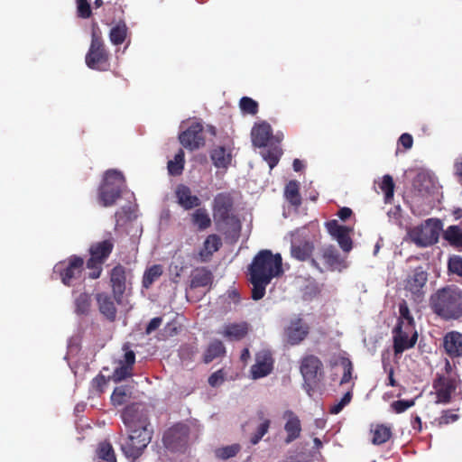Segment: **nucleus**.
Here are the masks:
<instances>
[{
    "mask_svg": "<svg viewBox=\"0 0 462 462\" xmlns=\"http://www.w3.org/2000/svg\"><path fill=\"white\" fill-rule=\"evenodd\" d=\"M326 227H327L328 232L333 237H335L337 234H339L341 232H344L345 229L346 228V226H340L338 224V222L337 220H335V219L328 221L326 223Z\"/></svg>",
    "mask_w": 462,
    "mask_h": 462,
    "instance_id": "bf43d9fd",
    "label": "nucleus"
},
{
    "mask_svg": "<svg viewBox=\"0 0 462 462\" xmlns=\"http://www.w3.org/2000/svg\"><path fill=\"white\" fill-rule=\"evenodd\" d=\"M135 362V354L133 350H128L125 353L124 363L126 365L133 367Z\"/></svg>",
    "mask_w": 462,
    "mask_h": 462,
    "instance_id": "338daca9",
    "label": "nucleus"
},
{
    "mask_svg": "<svg viewBox=\"0 0 462 462\" xmlns=\"http://www.w3.org/2000/svg\"><path fill=\"white\" fill-rule=\"evenodd\" d=\"M162 323V318L156 317L150 320V322L147 324L145 328V333L147 335L152 334L153 331H155Z\"/></svg>",
    "mask_w": 462,
    "mask_h": 462,
    "instance_id": "e2e57ef3",
    "label": "nucleus"
},
{
    "mask_svg": "<svg viewBox=\"0 0 462 462\" xmlns=\"http://www.w3.org/2000/svg\"><path fill=\"white\" fill-rule=\"evenodd\" d=\"M459 375L446 376L443 374H437L433 381V389L436 393V402L448 404L451 402L452 393L460 383Z\"/></svg>",
    "mask_w": 462,
    "mask_h": 462,
    "instance_id": "ddd939ff",
    "label": "nucleus"
},
{
    "mask_svg": "<svg viewBox=\"0 0 462 462\" xmlns=\"http://www.w3.org/2000/svg\"><path fill=\"white\" fill-rule=\"evenodd\" d=\"M162 273L163 269L161 264H153L146 269L143 276V287L149 289L152 284L162 275Z\"/></svg>",
    "mask_w": 462,
    "mask_h": 462,
    "instance_id": "c9c22d12",
    "label": "nucleus"
},
{
    "mask_svg": "<svg viewBox=\"0 0 462 462\" xmlns=\"http://www.w3.org/2000/svg\"><path fill=\"white\" fill-rule=\"evenodd\" d=\"M133 211L131 207H123L120 210L115 213L116 226H119L121 222L129 220L132 217Z\"/></svg>",
    "mask_w": 462,
    "mask_h": 462,
    "instance_id": "5fc2aeb1",
    "label": "nucleus"
},
{
    "mask_svg": "<svg viewBox=\"0 0 462 462\" xmlns=\"http://www.w3.org/2000/svg\"><path fill=\"white\" fill-rule=\"evenodd\" d=\"M210 158L217 168L226 169L232 161V154L224 146H217L210 152Z\"/></svg>",
    "mask_w": 462,
    "mask_h": 462,
    "instance_id": "c85d7f7f",
    "label": "nucleus"
},
{
    "mask_svg": "<svg viewBox=\"0 0 462 462\" xmlns=\"http://www.w3.org/2000/svg\"><path fill=\"white\" fill-rule=\"evenodd\" d=\"M212 280L213 275L209 270L206 268L196 269L191 276L190 288L206 287L212 283Z\"/></svg>",
    "mask_w": 462,
    "mask_h": 462,
    "instance_id": "c756f323",
    "label": "nucleus"
},
{
    "mask_svg": "<svg viewBox=\"0 0 462 462\" xmlns=\"http://www.w3.org/2000/svg\"><path fill=\"white\" fill-rule=\"evenodd\" d=\"M128 28L125 22H119L111 28L109 40L114 45L122 44L127 37Z\"/></svg>",
    "mask_w": 462,
    "mask_h": 462,
    "instance_id": "f704fd0d",
    "label": "nucleus"
},
{
    "mask_svg": "<svg viewBox=\"0 0 462 462\" xmlns=\"http://www.w3.org/2000/svg\"><path fill=\"white\" fill-rule=\"evenodd\" d=\"M226 353V348L220 340L212 341L208 348L206 349L203 361L206 364H209L214 359L223 356Z\"/></svg>",
    "mask_w": 462,
    "mask_h": 462,
    "instance_id": "72a5a7b5",
    "label": "nucleus"
},
{
    "mask_svg": "<svg viewBox=\"0 0 462 462\" xmlns=\"http://www.w3.org/2000/svg\"><path fill=\"white\" fill-rule=\"evenodd\" d=\"M239 444H233L226 447H222L217 448L215 450V455L217 458L222 460H226L228 458L234 457L240 451Z\"/></svg>",
    "mask_w": 462,
    "mask_h": 462,
    "instance_id": "79ce46f5",
    "label": "nucleus"
},
{
    "mask_svg": "<svg viewBox=\"0 0 462 462\" xmlns=\"http://www.w3.org/2000/svg\"><path fill=\"white\" fill-rule=\"evenodd\" d=\"M274 366V358L269 350H261L255 354V363L251 366V377L254 380L269 375Z\"/></svg>",
    "mask_w": 462,
    "mask_h": 462,
    "instance_id": "a211bd4d",
    "label": "nucleus"
},
{
    "mask_svg": "<svg viewBox=\"0 0 462 462\" xmlns=\"http://www.w3.org/2000/svg\"><path fill=\"white\" fill-rule=\"evenodd\" d=\"M427 281L428 273L422 267H417L404 281V289L411 294L415 301L420 302L424 298Z\"/></svg>",
    "mask_w": 462,
    "mask_h": 462,
    "instance_id": "dca6fc26",
    "label": "nucleus"
},
{
    "mask_svg": "<svg viewBox=\"0 0 462 462\" xmlns=\"http://www.w3.org/2000/svg\"><path fill=\"white\" fill-rule=\"evenodd\" d=\"M310 266L319 273L335 272L344 266V259L333 245H326L319 248L315 258L310 259Z\"/></svg>",
    "mask_w": 462,
    "mask_h": 462,
    "instance_id": "0eeeda50",
    "label": "nucleus"
},
{
    "mask_svg": "<svg viewBox=\"0 0 462 462\" xmlns=\"http://www.w3.org/2000/svg\"><path fill=\"white\" fill-rule=\"evenodd\" d=\"M96 300L100 313L109 321H115L117 310L114 297L106 292H99L96 295Z\"/></svg>",
    "mask_w": 462,
    "mask_h": 462,
    "instance_id": "b1692460",
    "label": "nucleus"
},
{
    "mask_svg": "<svg viewBox=\"0 0 462 462\" xmlns=\"http://www.w3.org/2000/svg\"><path fill=\"white\" fill-rule=\"evenodd\" d=\"M458 419V414L452 413L451 411L446 410L442 411L441 416L438 419V424L439 426L448 425L457 421Z\"/></svg>",
    "mask_w": 462,
    "mask_h": 462,
    "instance_id": "6e6d98bb",
    "label": "nucleus"
},
{
    "mask_svg": "<svg viewBox=\"0 0 462 462\" xmlns=\"http://www.w3.org/2000/svg\"><path fill=\"white\" fill-rule=\"evenodd\" d=\"M97 456L106 462H117L114 448L109 441L99 443Z\"/></svg>",
    "mask_w": 462,
    "mask_h": 462,
    "instance_id": "ea45409f",
    "label": "nucleus"
},
{
    "mask_svg": "<svg viewBox=\"0 0 462 462\" xmlns=\"http://www.w3.org/2000/svg\"><path fill=\"white\" fill-rule=\"evenodd\" d=\"M110 53L107 51L98 27H93L91 42L85 57L87 66L94 70L106 71L110 68Z\"/></svg>",
    "mask_w": 462,
    "mask_h": 462,
    "instance_id": "423d86ee",
    "label": "nucleus"
},
{
    "mask_svg": "<svg viewBox=\"0 0 462 462\" xmlns=\"http://www.w3.org/2000/svg\"><path fill=\"white\" fill-rule=\"evenodd\" d=\"M440 228V221L429 219L421 228V237H414V241L422 246L432 245L437 242Z\"/></svg>",
    "mask_w": 462,
    "mask_h": 462,
    "instance_id": "aec40b11",
    "label": "nucleus"
},
{
    "mask_svg": "<svg viewBox=\"0 0 462 462\" xmlns=\"http://www.w3.org/2000/svg\"><path fill=\"white\" fill-rule=\"evenodd\" d=\"M91 307V297L89 294L80 293L75 300V311L79 315L88 314Z\"/></svg>",
    "mask_w": 462,
    "mask_h": 462,
    "instance_id": "a19ab883",
    "label": "nucleus"
},
{
    "mask_svg": "<svg viewBox=\"0 0 462 462\" xmlns=\"http://www.w3.org/2000/svg\"><path fill=\"white\" fill-rule=\"evenodd\" d=\"M221 246L222 241L217 235L212 234L208 236L199 252L200 262L207 263L210 261L214 253L217 252Z\"/></svg>",
    "mask_w": 462,
    "mask_h": 462,
    "instance_id": "a878e982",
    "label": "nucleus"
},
{
    "mask_svg": "<svg viewBox=\"0 0 462 462\" xmlns=\"http://www.w3.org/2000/svg\"><path fill=\"white\" fill-rule=\"evenodd\" d=\"M349 231L350 229L346 227L344 232H341L335 236L339 246L346 253L350 252L353 247V242L349 236Z\"/></svg>",
    "mask_w": 462,
    "mask_h": 462,
    "instance_id": "49530a36",
    "label": "nucleus"
},
{
    "mask_svg": "<svg viewBox=\"0 0 462 462\" xmlns=\"http://www.w3.org/2000/svg\"><path fill=\"white\" fill-rule=\"evenodd\" d=\"M189 427L185 423L172 425L163 433V446L171 452H184L189 445Z\"/></svg>",
    "mask_w": 462,
    "mask_h": 462,
    "instance_id": "6e6552de",
    "label": "nucleus"
},
{
    "mask_svg": "<svg viewBox=\"0 0 462 462\" xmlns=\"http://www.w3.org/2000/svg\"><path fill=\"white\" fill-rule=\"evenodd\" d=\"M352 214V209L346 207L341 208L337 212L338 217L343 221H346L347 218H349Z\"/></svg>",
    "mask_w": 462,
    "mask_h": 462,
    "instance_id": "774afa93",
    "label": "nucleus"
},
{
    "mask_svg": "<svg viewBox=\"0 0 462 462\" xmlns=\"http://www.w3.org/2000/svg\"><path fill=\"white\" fill-rule=\"evenodd\" d=\"M191 222L199 231L206 230L211 226V218L204 208H197L191 214Z\"/></svg>",
    "mask_w": 462,
    "mask_h": 462,
    "instance_id": "2f4dec72",
    "label": "nucleus"
},
{
    "mask_svg": "<svg viewBox=\"0 0 462 462\" xmlns=\"http://www.w3.org/2000/svg\"><path fill=\"white\" fill-rule=\"evenodd\" d=\"M239 106L244 113L254 116L258 112V103L251 97H243L240 99Z\"/></svg>",
    "mask_w": 462,
    "mask_h": 462,
    "instance_id": "de8ad7c7",
    "label": "nucleus"
},
{
    "mask_svg": "<svg viewBox=\"0 0 462 462\" xmlns=\"http://www.w3.org/2000/svg\"><path fill=\"white\" fill-rule=\"evenodd\" d=\"M212 210L218 231L228 233L240 228V221L234 214V199L230 193L217 194L213 200Z\"/></svg>",
    "mask_w": 462,
    "mask_h": 462,
    "instance_id": "20e7f679",
    "label": "nucleus"
},
{
    "mask_svg": "<svg viewBox=\"0 0 462 462\" xmlns=\"http://www.w3.org/2000/svg\"><path fill=\"white\" fill-rule=\"evenodd\" d=\"M257 417L261 420V423L257 426L255 431L250 438V442L253 445L259 443L262 438L268 432L271 426V420L264 417V412L263 411H259L257 412Z\"/></svg>",
    "mask_w": 462,
    "mask_h": 462,
    "instance_id": "7c9ffc66",
    "label": "nucleus"
},
{
    "mask_svg": "<svg viewBox=\"0 0 462 462\" xmlns=\"http://www.w3.org/2000/svg\"><path fill=\"white\" fill-rule=\"evenodd\" d=\"M415 401L412 400H398L391 403V408L395 413H402L409 408L414 406Z\"/></svg>",
    "mask_w": 462,
    "mask_h": 462,
    "instance_id": "09e8293b",
    "label": "nucleus"
},
{
    "mask_svg": "<svg viewBox=\"0 0 462 462\" xmlns=\"http://www.w3.org/2000/svg\"><path fill=\"white\" fill-rule=\"evenodd\" d=\"M78 15L87 19L91 16V7L88 0H77Z\"/></svg>",
    "mask_w": 462,
    "mask_h": 462,
    "instance_id": "864d4df0",
    "label": "nucleus"
},
{
    "mask_svg": "<svg viewBox=\"0 0 462 462\" xmlns=\"http://www.w3.org/2000/svg\"><path fill=\"white\" fill-rule=\"evenodd\" d=\"M132 277V270L125 267L121 263H117L111 269L109 273L110 286L113 297L117 304L123 302L127 282L128 280L130 281Z\"/></svg>",
    "mask_w": 462,
    "mask_h": 462,
    "instance_id": "f8f14e48",
    "label": "nucleus"
},
{
    "mask_svg": "<svg viewBox=\"0 0 462 462\" xmlns=\"http://www.w3.org/2000/svg\"><path fill=\"white\" fill-rule=\"evenodd\" d=\"M455 175L457 181L462 185V157H459L454 163Z\"/></svg>",
    "mask_w": 462,
    "mask_h": 462,
    "instance_id": "69168bd1",
    "label": "nucleus"
},
{
    "mask_svg": "<svg viewBox=\"0 0 462 462\" xmlns=\"http://www.w3.org/2000/svg\"><path fill=\"white\" fill-rule=\"evenodd\" d=\"M339 364L343 367V375L340 380V384H345L350 382L352 379V373L354 370L352 361L346 356L339 357Z\"/></svg>",
    "mask_w": 462,
    "mask_h": 462,
    "instance_id": "a18cd8bd",
    "label": "nucleus"
},
{
    "mask_svg": "<svg viewBox=\"0 0 462 462\" xmlns=\"http://www.w3.org/2000/svg\"><path fill=\"white\" fill-rule=\"evenodd\" d=\"M444 238L454 247L462 248V230L457 226H450L444 233Z\"/></svg>",
    "mask_w": 462,
    "mask_h": 462,
    "instance_id": "4c0bfd02",
    "label": "nucleus"
},
{
    "mask_svg": "<svg viewBox=\"0 0 462 462\" xmlns=\"http://www.w3.org/2000/svg\"><path fill=\"white\" fill-rule=\"evenodd\" d=\"M285 197L293 206L301 204V198L299 192V184L296 180H291L285 187Z\"/></svg>",
    "mask_w": 462,
    "mask_h": 462,
    "instance_id": "58836bf2",
    "label": "nucleus"
},
{
    "mask_svg": "<svg viewBox=\"0 0 462 462\" xmlns=\"http://www.w3.org/2000/svg\"><path fill=\"white\" fill-rule=\"evenodd\" d=\"M131 366L122 364L119 367L115 369L114 377L117 381H122L131 375Z\"/></svg>",
    "mask_w": 462,
    "mask_h": 462,
    "instance_id": "13d9d810",
    "label": "nucleus"
},
{
    "mask_svg": "<svg viewBox=\"0 0 462 462\" xmlns=\"http://www.w3.org/2000/svg\"><path fill=\"white\" fill-rule=\"evenodd\" d=\"M125 183V179L122 172L116 170H107L97 189L98 203L104 208L114 206L122 195Z\"/></svg>",
    "mask_w": 462,
    "mask_h": 462,
    "instance_id": "39448f33",
    "label": "nucleus"
},
{
    "mask_svg": "<svg viewBox=\"0 0 462 462\" xmlns=\"http://www.w3.org/2000/svg\"><path fill=\"white\" fill-rule=\"evenodd\" d=\"M393 338L394 356H399L415 346L418 333L414 326L404 325L403 320L400 319L393 330Z\"/></svg>",
    "mask_w": 462,
    "mask_h": 462,
    "instance_id": "9b49d317",
    "label": "nucleus"
},
{
    "mask_svg": "<svg viewBox=\"0 0 462 462\" xmlns=\"http://www.w3.org/2000/svg\"><path fill=\"white\" fill-rule=\"evenodd\" d=\"M430 306L441 319L457 320L462 318V291L456 286L439 289L430 296Z\"/></svg>",
    "mask_w": 462,
    "mask_h": 462,
    "instance_id": "7ed1b4c3",
    "label": "nucleus"
},
{
    "mask_svg": "<svg viewBox=\"0 0 462 462\" xmlns=\"http://www.w3.org/2000/svg\"><path fill=\"white\" fill-rule=\"evenodd\" d=\"M121 417L129 433L121 449L127 458L135 461L151 442L153 430L147 414L140 411L137 404L126 406Z\"/></svg>",
    "mask_w": 462,
    "mask_h": 462,
    "instance_id": "f257e3e1",
    "label": "nucleus"
},
{
    "mask_svg": "<svg viewBox=\"0 0 462 462\" xmlns=\"http://www.w3.org/2000/svg\"><path fill=\"white\" fill-rule=\"evenodd\" d=\"M448 270L462 277V257L455 255L448 260Z\"/></svg>",
    "mask_w": 462,
    "mask_h": 462,
    "instance_id": "603ef678",
    "label": "nucleus"
},
{
    "mask_svg": "<svg viewBox=\"0 0 462 462\" xmlns=\"http://www.w3.org/2000/svg\"><path fill=\"white\" fill-rule=\"evenodd\" d=\"M263 157L270 169H273L279 162L280 152L277 149H269L263 153Z\"/></svg>",
    "mask_w": 462,
    "mask_h": 462,
    "instance_id": "3c124183",
    "label": "nucleus"
},
{
    "mask_svg": "<svg viewBox=\"0 0 462 462\" xmlns=\"http://www.w3.org/2000/svg\"><path fill=\"white\" fill-rule=\"evenodd\" d=\"M300 372L306 383L316 384L324 376V365L317 356L306 355L300 359Z\"/></svg>",
    "mask_w": 462,
    "mask_h": 462,
    "instance_id": "4468645a",
    "label": "nucleus"
},
{
    "mask_svg": "<svg viewBox=\"0 0 462 462\" xmlns=\"http://www.w3.org/2000/svg\"><path fill=\"white\" fill-rule=\"evenodd\" d=\"M84 259L73 254L67 260L58 263L54 266L53 273L66 286H71L75 280L81 277L84 270Z\"/></svg>",
    "mask_w": 462,
    "mask_h": 462,
    "instance_id": "1a4fd4ad",
    "label": "nucleus"
},
{
    "mask_svg": "<svg viewBox=\"0 0 462 462\" xmlns=\"http://www.w3.org/2000/svg\"><path fill=\"white\" fill-rule=\"evenodd\" d=\"M305 230H298L292 235L291 244V255L292 258L305 262L314 258L312 256L315 245L314 243L308 237Z\"/></svg>",
    "mask_w": 462,
    "mask_h": 462,
    "instance_id": "2eb2a0df",
    "label": "nucleus"
},
{
    "mask_svg": "<svg viewBox=\"0 0 462 462\" xmlns=\"http://www.w3.org/2000/svg\"><path fill=\"white\" fill-rule=\"evenodd\" d=\"M309 333L310 327L301 318L291 319L290 324L284 328L285 339L291 346L301 343Z\"/></svg>",
    "mask_w": 462,
    "mask_h": 462,
    "instance_id": "6ab92c4d",
    "label": "nucleus"
},
{
    "mask_svg": "<svg viewBox=\"0 0 462 462\" xmlns=\"http://www.w3.org/2000/svg\"><path fill=\"white\" fill-rule=\"evenodd\" d=\"M444 348L454 358L462 356V334L457 331L448 333L444 337Z\"/></svg>",
    "mask_w": 462,
    "mask_h": 462,
    "instance_id": "bb28decb",
    "label": "nucleus"
},
{
    "mask_svg": "<svg viewBox=\"0 0 462 462\" xmlns=\"http://www.w3.org/2000/svg\"><path fill=\"white\" fill-rule=\"evenodd\" d=\"M283 418L286 419V422L284 424L286 438L284 442L286 444H290L300 438L302 430L301 423L300 418L291 410H288L283 413Z\"/></svg>",
    "mask_w": 462,
    "mask_h": 462,
    "instance_id": "412c9836",
    "label": "nucleus"
},
{
    "mask_svg": "<svg viewBox=\"0 0 462 462\" xmlns=\"http://www.w3.org/2000/svg\"><path fill=\"white\" fill-rule=\"evenodd\" d=\"M115 246V239L109 233L108 237L103 241L91 245L89 248L90 256L105 263L109 257Z\"/></svg>",
    "mask_w": 462,
    "mask_h": 462,
    "instance_id": "5701e85b",
    "label": "nucleus"
},
{
    "mask_svg": "<svg viewBox=\"0 0 462 462\" xmlns=\"http://www.w3.org/2000/svg\"><path fill=\"white\" fill-rule=\"evenodd\" d=\"M185 165V153L180 149L175 154L173 160H170L167 163L168 172L171 176H180L182 174Z\"/></svg>",
    "mask_w": 462,
    "mask_h": 462,
    "instance_id": "473e14b6",
    "label": "nucleus"
},
{
    "mask_svg": "<svg viewBox=\"0 0 462 462\" xmlns=\"http://www.w3.org/2000/svg\"><path fill=\"white\" fill-rule=\"evenodd\" d=\"M127 393L125 387L115 388L112 395L111 402L114 405H122L126 402Z\"/></svg>",
    "mask_w": 462,
    "mask_h": 462,
    "instance_id": "8fccbe9b",
    "label": "nucleus"
},
{
    "mask_svg": "<svg viewBox=\"0 0 462 462\" xmlns=\"http://www.w3.org/2000/svg\"><path fill=\"white\" fill-rule=\"evenodd\" d=\"M180 326L177 321L171 320L168 322L163 328V334L165 337H173L179 333Z\"/></svg>",
    "mask_w": 462,
    "mask_h": 462,
    "instance_id": "680f3d73",
    "label": "nucleus"
},
{
    "mask_svg": "<svg viewBox=\"0 0 462 462\" xmlns=\"http://www.w3.org/2000/svg\"><path fill=\"white\" fill-rule=\"evenodd\" d=\"M273 135V131L271 125L263 122L261 124H256L251 131L252 143L255 147H264L267 145V143L271 139Z\"/></svg>",
    "mask_w": 462,
    "mask_h": 462,
    "instance_id": "393cba45",
    "label": "nucleus"
},
{
    "mask_svg": "<svg viewBox=\"0 0 462 462\" xmlns=\"http://www.w3.org/2000/svg\"><path fill=\"white\" fill-rule=\"evenodd\" d=\"M202 124L193 123L179 134V141L184 148L189 151L198 150L205 145Z\"/></svg>",
    "mask_w": 462,
    "mask_h": 462,
    "instance_id": "f3484780",
    "label": "nucleus"
},
{
    "mask_svg": "<svg viewBox=\"0 0 462 462\" xmlns=\"http://www.w3.org/2000/svg\"><path fill=\"white\" fill-rule=\"evenodd\" d=\"M225 372L223 369H219L216 372H214L209 377H208V383L212 387H217L220 384H222L225 381Z\"/></svg>",
    "mask_w": 462,
    "mask_h": 462,
    "instance_id": "4d7b16f0",
    "label": "nucleus"
},
{
    "mask_svg": "<svg viewBox=\"0 0 462 462\" xmlns=\"http://www.w3.org/2000/svg\"><path fill=\"white\" fill-rule=\"evenodd\" d=\"M398 142L403 148L407 150L412 147L413 138L410 134L404 133L400 136Z\"/></svg>",
    "mask_w": 462,
    "mask_h": 462,
    "instance_id": "0e129e2a",
    "label": "nucleus"
},
{
    "mask_svg": "<svg viewBox=\"0 0 462 462\" xmlns=\"http://www.w3.org/2000/svg\"><path fill=\"white\" fill-rule=\"evenodd\" d=\"M399 311L401 314V318L404 319L407 322L404 325H411L414 326V319L410 313V310L405 302L400 304Z\"/></svg>",
    "mask_w": 462,
    "mask_h": 462,
    "instance_id": "052dcab7",
    "label": "nucleus"
},
{
    "mask_svg": "<svg viewBox=\"0 0 462 462\" xmlns=\"http://www.w3.org/2000/svg\"><path fill=\"white\" fill-rule=\"evenodd\" d=\"M282 273V259L280 254H273L268 249L259 251L248 267L249 281L253 285V300L263 299L267 285Z\"/></svg>",
    "mask_w": 462,
    "mask_h": 462,
    "instance_id": "f03ea898",
    "label": "nucleus"
},
{
    "mask_svg": "<svg viewBox=\"0 0 462 462\" xmlns=\"http://www.w3.org/2000/svg\"><path fill=\"white\" fill-rule=\"evenodd\" d=\"M246 322L230 323L224 326L220 334L229 341H240L248 334Z\"/></svg>",
    "mask_w": 462,
    "mask_h": 462,
    "instance_id": "cd10ccee",
    "label": "nucleus"
},
{
    "mask_svg": "<svg viewBox=\"0 0 462 462\" xmlns=\"http://www.w3.org/2000/svg\"><path fill=\"white\" fill-rule=\"evenodd\" d=\"M175 197L178 204L185 210L198 208L201 204V200L196 195H192L189 187L184 184H179L175 189Z\"/></svg>",
    "mask_w": 462,
    "mask_h": 462,
    "instance_id": "4be33fe9",
    "label": "nucleus"
},
{
    "mask_svg": "<svg viewBox=\"0 0 462 462\" xmlns=\"http://www.w3.org/2000/svg\"><path fill=\"white\" fill-rule=\"evenodd\" d=\"M380 189L384 193L385 201H390L393 197L394 192V182L391 175H384L381 183L379 184Z\"/></svg>",
    "mask_w": 462,
    "mask_h": 462,
    "instance_id": "c03bdc74",
    "label": "nucleus"
},
{
    "mask_svg": "<svg viewBox=\"0 0 462 462\" xmlns=\"http://www.w3.org/2000/svg\"><path fill=\"white\" fill-rule=\"evenodd\" d=\"M103 262L98 261L90 256V258L87 261V268L89 270L88 276L92 280H96L101 276L103 271Z\"/></svg>",
    "mask_w": 462,
    "mask_h": 462,
    "instance_id": "37998d69",
    "label": "nucleus"
},
{
    "mask_svg": "<svg viewBox=\"0 0 462 462\" xmlns=\"http://www.w3.org/2000/svg\"><path fill=\"white\" fill-rule=\"evenodd\" d=\"M413 193L411 197V210L416 216L426 212L421 207V199L425 201L434 188L431 178L425 173H419L413 180Z\"/></svg>",
    "mask_w": 462,
    "mask_h": 462,
    "instance_id": "9d476101",
    "label": "nucleus"
},
{
    "mask_svg": "<svg viewBox=\"0 0 462 462\" xmlns=\"http://www.w3.org/2000/svg\"><path fill=\"white\" fill-rule=\"evenodd\" d=\"M372 442L374 445H381L385 443L392 437V430L390 427H387L383 424L376 425L374 430H372Z\"/></svg>",
    "mask_w": 462,
    "mask_h": 462,
    "instance_id": "e433bc0d",
    "label": "nucleus"
}]
</instances>
